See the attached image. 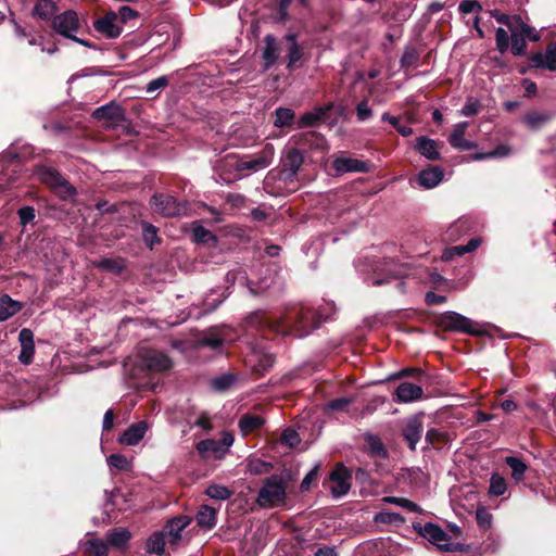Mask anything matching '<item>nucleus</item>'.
Instances as JSON below:
<instances>
[{"label": "nucleus", "mask_w": 556, "mask_h": 556, "mask_svg": "<svg viewBox=\"0 0 556 556\" xmlns=\"http://www.w3.org/2000/svg\"><path fill=\"white\" fill-rule=\"evenodd\" d=\"M167 85H168L167 76H160L155 79H152L151 81H149L147 84L146 91H147V93L152 94V93L156 92L157 90L167 87Z\"/></svg>", "instance_id": "69168bd1"}, {"label": "nucleus", "mask_w": 556, "mask_h": 556, "mask_svg": "<svg viewBox=\"0 0 556 556\" xmlns=\"http://www.w3.org/2000/svg\"><path fill=\"white\" fill-rule=\"evenodd\" d=\"M264 61V71H268L278 60L279 45L275 36L268 34L264 37V47L261 51Z\"/></svg>", "instance_id": "aec40b11"}, {"label": "nucleus", "mask_w": 556, "mask_h": 556, "mask_svg": "<svg viewBox=\"0 0 556 556\" xmlns=\"http://www.w3.org/2000/svg\"><path fill=\"white\" fill-rule=\"evenodd\" d=\"M440 326L444 330L448 331H456L469 334H476L479 332L477 323L453 311H447L441 315Z\"/></svg>", "instance_id": "0eeeda50"}, {"label": "nucleus", "mask_w": 556, "mask_h": 556, "mask_svg": "<svg viewBox=\"0 0 556 556\" xmlns=\"http://www.w3.org/2000/svg\"><path fill=\"white\" fill-rule=\"evenodd\" d=\"M281 442L290 447H294L300 443V435L295 430L287 428L282 431Z\"/></svg>", "instance_id": "0e129e2a"}, {"label": "nucleus", "mask_w": 556, "mask_h": 556, "mask_svg": "<svg viewBox=\"0 0 556 556\" xmlns=\"http://www.w3.org/2000/svg\"><path fill=\"white\" fill-rule=\"evenodd\" d=\"M139 362L142 369L156 374L168 371L173 367V361L166 353L153 349L142 350Z\"/></svg>", "instance_id": "423d86ee"}, {"label": "nucleus", "mask_w": 556, "mask_h": 556, "mask_svg": "<svg viewBox=\"0 0 556 556\" xmlns=\"http://www.w3.org/2000/svg\"><path fill=\"white\" fill-rule=\"evenodd\" d=\"M365 440L367 442V445H368V451L371 455L374 456H380V457H386L387 456V451L384 448V445L383 443L381 442V440L375 435V434H371V433H367L365 435Z\"/></svg>", "instance_id": "37998d69"}, {"label": "nucleus", "mask_w": 556, "mask_h": 556, "mask_svg": "<svg viewBox=\"0 0 556 556\" xmlns=\"http://www.w3.org/2000/svg\"><path fill=\"white\" fill-rule=\"evenodd\" d=\"M473 227V222L469 217H460L454 222L446 230L447 240H457L469 232Z\"/></svg>", "instance_id": "473e14b6"}, {"label": "nucleus", "mask_w": 556, "mask_h": 556, "mask_svg": "<svg viewBox=\"0 0 556 556\" xmlns=\"http://www.w3.org/2000/svg\"><path fill=\"white\" fill-rule=\"evenodd\" d=\"M191 518L188 516H179L167 521L165 532L169 539V543L176 544L181 539V532L190 525Z\"/></svg>", "instance_id": "4be33fe9"}, {"label": "nucleus", "mask_w": 556, "mask_h": 556, "mask_svg": "<svg viewBox=\"0 0 556 556\" xmlns=\"http://www.w3.org/2000/svg\"><path fill=\"white\" fill-rule=\"evenodd\" d=\"M56 11V4L52 0H38L34 13L43 20H50Z\"/></svg>", "instance_id": "c9c22d12"}, {"label": "nucleus", "mask_w": 556, "mask_h": 556, "mask_svg": "<svg viewBox=\"0 0 556 556\" xmlns=\"http://www.w3.org/2000/svg\"><path fill=\"white\" fill-rule=\"evenodd\" d=\"M415 150L427 160L437 161L440 159L437 142L426 136L416 138Z\"/></svg>", "instance_id": "cd10ccee"}, {"label": "nucleus", "mask_w": 556, "mask_h": 556, "mask_svg": "<svg viewBox=\"0 0 556 556\" xmlns=\"http://www.w3.org/2000/svg\"><path fill=\"white\" fill-rule=\"evenodd\" d=\"M420 533L430 543L437 545L441 549L450 551L448 543H447L448 535L440 526L432 523V522H427L421 528Z\"/></svg>", "instance_id": "4468645a"}, {"label": "nucleus", "mask_w": 556, "mask_h": 556, "mask_svg": "<svg viewBox=\"0 0 556 556\" xmlns=\"http://www.w3.org/2000/svg\"><path fill=\"white\" fill-rule=\"evenodd\" d=\"M443 177L444 173L439 166H430L419 173L418 182L425 189H432L443 180Z\"/></svg>", "instance_id": "a878e982"}, {"label": "nucleus", "mask_w": 556, "mask_h": 556, "mask_svg": "<svg viewBox=\"0 0 556 556\" xmlns=\"http://www.w3.org/2000/svg\"><path fill=\"white\" fill-rule=\"evenodd\" d=\"M447 440V433L437 428H431L426 433V441L432 446L441 443H446Z\"/></svg>", "instance_id": "4d7b16f0"}, {"label": "nucleus", "mask_w": 556, "mask_h": 556, "mask_svg": "<svg viewBox=\"0 0 556 556\" xmlns=\"http://www.w3.org/2000/svg\"><path fill=\"white\" fill-rule=\"evenodd\" d=\"M283 40L288 42L287 47V68L289 71L295 70L298 62L303 58V48L298 42V35L295 33H288L285 35Z\"/></svg>", "instance_id": "f3484780"}, {"label": "nucleus", "mask_w": 556, "mask_h": 556, "mask_svg": "<svg viewBox=\"0 0 556 556\" xmlns=\"http://www.w3.org/2000/svg\"><path fill=\"white\" fill-rule=\"evenodd\" d=\"M247 363L254 372L262 375L273 367L275 357L268 353L255 352L248 357Z\"/></svg>", "instance_id": "bb28decb"}, {"label": "nucleus", "mask_w": 556, "mask_h": 556, "mask_svg": "<svg viewBox=\"0 0 556 556\" xmlns=\"http://www.w3.org/2000/svg\"><path fill=\"white\" fill-rule=\"evenodd\" d=\"M149 429V424L146 420H140L130 425L118 438V442L127 446H136L146 435Z\"/></svg>", "instance_id": "ddd939ff"}, {"label": "nucleus", "mask_w": 556, "mask_h": 556, "mask_svg": "<svg viewBox=\"0 0 556 556\" xmlns=\"http://www.w3.org/2000/svg\"><path fill=\"white\" fill-rule=\"evenodd\" d=\"M273 157L274 147L271 144H267L260 153L250 159L237 162L236 169L238 172H258L268 167L271 164Z\"/></svg>", "instance_id": "6e6552de"}, {"label": "nucleus", "mask_w": 556, "mask_h": 556, "mask_svg": "<svg viewBox=\"0 0 556 556\" xmlns=\"http://www.w3.org/2000/svg\"><path fill=\"white\" fill-rule=\"evenodd\" d=\"M35 174L40 181L51 187L60 198L70 199L76 195V189L54 168L38 165L35 167Z\"/></svg>", "instance_id": "7ed1b4c3"}, {"label": "nucleus", "mask_w": 556, "mask_h": 556, "mask_svg": "<svg viewBox=\"0 0 556 556\" xmlns=\"http://www.w3.org/2000/svg\"><path fill=\"white\" fill-rule=\"evenodd\" d=\"M327 318L328 316L317 315L308 306L296 305L276 317H270L264 312H254L247 317L244 327L247 331L268 329L282 336L304 338Z\"/></svg>", "instance_id": "f257e3e1"}, {"label": "nucleus", "mask_w": 556, "mask_h": 556, "mask_svg": "<svg viewBox=\"0 0 556 556\" xmlns=\"http://www.w3.org/2000/svg\"><path fill=\"white\" fill-rule=\"evenodd\" d=\"M418 52L414 47H406L401 56L400 63L401 67L404 70H408L417 65L418 62Z\"/></svg>", "instance_id": "de8ad7c7"}, {"label": "nucleus", "mask_w": 556, "mask_h": 556, "mask_svg": "<svg viewBox=\"0 0 556 556\" xmlns=\"http://www.w3.org/2000/svg\"><path fill=\"white\" fill-rule=\"evenodd\" d=\"M395 400L400 403H412L418 401L424 395V390L420 386L412 382H402L396 388Z\"/></svg>", "instance_id": "6ab92c4d"}, {"label": "nucleus", "mask_w": 556, "mask_h": 556, "mask_svg": "<svg viewBox=\"0 0 556 556\" xmlns=\"http://www.w3.org/2000/svg\"><path fill=\"white\" fill-rule=\"evenodd\" d=\"M422 434V425L418 417L410 418L405 428L403 429V437L405 441L408 443V447L412 451L416 450V445L421 439Z\"/></svg>", "instance_id": "393cba45"}, {"label": "nucleus", "mask_w": 556, "mask_h": 556, "mask_svg": "<svg viewBox=\"0 0 556 556\" xmlns=\"http://www.w3.org/2000/svg\"><path fill=\"white\" fill-rule=\"evenodd\" d=\"M23 308V303L13 300L9 294L0 296V323L8 320Z\"/></svg>", "instance_id": "7c9ffc66"}, {"label": "nucleus", "mask_w": 556, "mask_h": 556, "mask_svg": "<svg viewBox=\"0 0 556 556\" xmlns=\"http://www.w3.org/2000/svg\"><path fill=\"white\" fill-rule=\"evenodd\" d=\"M92 117L98 121H110L113 123H119L125 118L123 109L114 101L97 108L92 113Z\"/></svg>", "instance_id": "a211bd4d"}, {"label": "nucleus", "mask_w": 556, "mask_h": 556, "mask_svg": "<svg viewBox=\"0 0 556 556\" xmlns=\"http://www.w3.org/2000/svg\"><path fill=\"white\" fill-rule=\"evenodd\" d=\"M93 265L99 269L114 274H119L124 269V264L122 263V261L116 258H101L99 261H96Z\"/></svg>", "instance_id": "a18cd8bd"}, {"label": "nucleus", "mask_w": 556, "mask_h": 556, "mask_svg": "<svg viewBox=\"0 0 556 556\" xmlns=\"http://www.w3.org/2000/svg\"><path fill=\"white\" fill-rule=\"evenodd\" d=\"M507 28L510 36L527 35L531 41H538L540 39L538 31L526 24L520 15L514 14V17Z\"/></svg>", "instance_id": "c85d7f7f"}, {"label": "nucleus", "mask_w": 556, "mask_h": 556, "mask_svg": "<svg viewBox=\"0 0 556 556\" xmlns=\"http://www.w3.org/2000/svg\"><path fill=\"white\" fill-rule=\"evenodd\" d=\"M165 540L162 532H155L147 540L146 549L150 554L162 555L164 553Z\"/></svg>", "instance_id": "e433bc0d"}, {"label": "nucleus", "mask_w": 556, "mask_h": 556, "mask_svg": "<svg viewBox=\"0 0 556 556\" xmlns=\"http://www.w3.org/2000/svg\"><path fill=\"white\" fill-rule=\"evenodd\" d=\"M510 149L506 146H498L493 151L488 153H477L472 156V160L480 161L494 157H503L509 154Z\"/></svg>", "instance_id": "bf43d9fd"}, {"label": "nucleus", "mask_w": 556, "mask_h": 556, "mask_svg": "<svg viewBox=\"0 0 556 556\" xmlns=\"http://www.w3.org/2000/svg\"><path fill=\"white\" fill-rule=\"evenodd\" d=\"M468 125V122L457 123L448 137L450 144L459 151H468L477 147L476 142L464 138Z\"/></svg>", "instance_id": "dca6fc26"}, {"label": "nucleus", "mask_w": 556, "mask_h": 556, "mask_svg": "<svg viewBox=\"0 0 556 556\" xmlns=\"http://www.w3.org/2000/svg\"><path fill=\"white\" fill-rule=\"evenodd\" d=\"M235 438L230 432H223L220 440L206 439L197 443L195 448L201 457L206 458L213 456L222 459L226 456L229 448L233 444Z\"/></svg>", "instance_id": "39448f33"}, {"label": "nucleus", "mask_w": 556, "mask_h": 556, "mask_svg": "<svg viewBox=\"0 0 556 556\" xmlns=\"http://www.w3.org/2000/svg\"><path fill=\"white\" fill-rule=\"evenodd\" d=\"M382 501L384 503H389V504H393V505L403 507L404 509L412 511V513L420 511V507L416 503H414L407 498H404V497L386 496L382 498Z\"/></svg>", "instance_id": "09e8293b"}, {"label": "nucleus", "mask_w": 556, "mask_h": 556, "mask_svg": "<svg viewBox=\"0 0 556 556\" xmlns=\"http://www.w3.org/2000/svg\"><path fill=\"white\" fill-rule=\"evenodd\" d=\"M481 9V4L477 0H464L458 5V10L462 14L476 13Z\"/></svg>", "instance_id": "774afa93"}, {"label": "nucleus", "mask_w": 556, "mask_h": 556, "mask_svg": "<svg viewBox=\"0 0 556 556\" xmlns=\"http://www.w3.org/2000/svg\"><path fill=\"white\" fill-rule=\"evenodd\" d=\"M526 37H527V35L510 36V39H511L510 51L514 55L521 56V55L526 54V52H527Z\"/></svg>", "instance_id": "6e6d98bb"}, {"label": "nucleus", "mask_w": 556, "mask_h": 556, "mask_svg": "<svg viewBox=\"0 0 556 556\" xmlns=\"http://www.w3.org/2000/svg\"><path fill=\"white\" fill-rule=\"evenodd\" d=\"M507 490L506 481L498 475H492L490 479L489 493L493 496H501Z\"/></svg>", "instance_id": "3c124183"}, {"label": "nucleus", "mask_w": 556, "mask_h": 556, "mask_svg": "<svg viewBox=\"0 0 556 556\" xmlns=\"http://www.w3.org/2000/svg\"><path fill=\"white\" fill-rule=\"evenodd\" d=\"M476 521L483 530H489L492 526L493 516L488 508L479 506L476 510Z\"/></svg>", "instance_id": "8fccbe9b"}, {"label": "nucleus", "mask_w": 556, "mask_h": 556, "mask_svg": "<svg viewBox=\"0 0 556 556\" xmlns=\"http://www.w3.org/2000/svg\"><path fill=\"white\" fill-rule=\"evenodd\" d=\"M205 494L213 500L226 501L232 495V491L223 484L214 483L206 488Z\"/></svg>", "instance_id": "a19ab883"}, {"label": "nucleus", "mask_w": 556, "mask_h": 556, "mask_svg": "<svg viewBox=\"0 0 556 556\" xmlns=\"http://www.w3.org/2000/svg\"><path fill=\"white\" fill-rule=\"evenodd\" d=\"M533 67L556 71V41L548 45L544 52H536L530 56Z\"/></svg>", "instance_id": "2eb2a0df"}, {"label": "nucleus", "mask_w": 556, "mask_h": 556, "mask_svg": "<svg viewBox=\"0 0 556 556\" xmlns=\"http://www.w3.org/2000/svg\"><path fill=\"white\" fill-rule=\"evenodd\" d=\"M108 542L100 539L89 540L85 543V549L92 556H108Z\"/></svg>", "instance_id": "ea45409f"}, {"label": "nucleus", "mask_w": 556, "mask_h": 556, "mask_svg": "<svg viewBox=\"0 0 556 556\" xmlns=\"http://www.w3.org/2000/svg\"><path fill=\"white\" fill-rule=\"evenodd\" d=\"M549 119V116L545 113L540 112H530L528 113L523 121L525 123L533 129L540 128L542 125H544Z\"/></svg>", "instance_id": "603ef678"}, {"label": "nucleus", "mask_w": 556, "mask_h": 556, "mask_svg": "<svg viewBox=\"0 0 556 556\" xmlns=\"http://www.w3.org/2000/svg\"><path fill=\"white\" fill-rule=\"evenodd\" d=\"M236 382V376L232 374H223L211 380V386L215 391L223 392L228 390Z\"/></svg>", "instance_id": "49530a36"}, {"label": "nucleus", "mask_w": 556, "mask_h": 556, "mask_svg": "<svg viewBox=\"0 0 556 556\" xmlns=\"http://www.w3.org/2000/svg\"><path fill=\"white\" fill-rule=\"evenodd\" d=\"M324 115H325V111L320 108H318L312 112H306V113L302 114L301 117L299 118L298 126L300 128L314 127V126L318 125V123L323 119Z\"/></svg>", "instance_id": "f704fd0d"}, {"label": "nucleus", "mask_w": 556, "mask_h": 556, "mask_svg": "<svg viewBox=\"0 0 556 556\" xmlns=\"http://www.w3.org/2000/svg\"><path fill=\"white\" fill-rule=\"evenodd\" d=\"M200 343L202 345L208 346L212 350L219 349L224 343V337L222 333L217 331H212L203 336V338L200 340Z\"/></svg>", "instance_id": "864d4df0"}, {"label": "nucleus", "mask_w": 556, "mask_h": 556, "mask_svg": "<svg viewBox=\"0 0 556 556\" xmlns=\"http://www.w3.org/2000/svg\"><path fill=\"white\" fill-rule=\"evenodd\" d=\"M53 29L65 38H74L75 33L79 28V21L77 13L73 10H67L52 18Z\"/></svg>", "instance_id": "1a4fd4ad"}, {"label": "nucleus", "mask_w": 556, "mask_h": 556, "mask_svg": "<svg viewBox=\"0 0 556 556\" xmlns=\"http://www.w3.org/2000/svg\"><path fill=\"white\" fill-rule=\"evenodd\" d=\"M495 43H496V49L502 54L505 53L509 48L508 31L506 29H504L503 27H498L495 30Z\"/></svg>", "instance_id": "13d9d810"}, {"label": "nucleus", "mask_w": 556, "mask_h": 556, "mask_svg": "<svg viewBox=\"0 0 556 556\" xmlns=\"http://www.w3.org/2000/svg\"><path fill=\"white\" fill-rule=\"evenodd\" d=\"M131 538V533L127 528H114L106 533V542L110 546L116 548H125Z\"/></svg>", "instance_id": "2f4dec72"}, {"label": "nucleus", "mask_w": 556, "mask_h": 556, "mask_svg": "<svg viewBox=\"0 0 556 556\" xmlns=\"http://www.w3.org/2000/svg\"><path fill=\"white\" fill-rule=\"evenodd\" d=\"M294 121V112L288 108H278L275 111L274 125L278 128H283L292 125Z\"/></svg>", "instance_id": "4c0bfd02"}, {"label": "nucleus", "mask_w": 556, "mask_h": 556, "mask_svg": "<svg viewBox=\"0 0 556 556\" xmlns=\"http://www.w3.org/2000/svg\"><path fill=\"white\" fill-rule=\"evenodd\" d=\"M17 214H18V217H20V223L23 226H26L27 224L33 222L35 219V216H36L35 208L33 206H29V205L21 207L17 211Z\"/></svg>", "instance_id": "338daca9"}, {"label": "nucleus", "mask_w": 556, "mask_h": 556, "mask_svg": "<svg viewBox=\"0 0 556 556\" xmlns=\"http://www.w3.org/2000/svg\"><path fill=\"white\" fill-rule=\"evenodd\" d=\"M15 159L16 155H13V159L9 161L7 155H0V190L8 188L14 181L13 174L16 173L15 168L18 166Z\"/></svg>", "instance_id": "5701e85b"}, {"label": "nucleus", "mask_w": 556, "mask_h": 556, "mask_svg": "<svg viewBox=\"0 0 556 556\" xmlns=\"http://www.w3.org/2000/svg\"><path fill=\"white\" fill-rule=\"evenodd\" d=\"M197 525L203 530H212L217 522V511L207 505H202L195 515Z\"/></svg>", "instance_id": "c756f323"}, {"label": "nucleus", "mask_w": 556, "mask_h": 556, "mask_svg": "<svg viewBox=\"0 0 556 556\" xmlns=\"http://www.w3.org/2000/svg\"><path fill=\"white\" fill-rule=\"evenodd\" d=\"M375 520L380 523H401L404 521V518L399 513L391 511H380L376 515Z\"/></svg>", "instance_id": "052dcab7"}, {"label": "nucleus", "mask_w": 556, "mask_h": 556, "mask_svg": "<svg viewBox=\"0 0 556 556\" xmlns=\"http://www.w3.org/2000/svg\"><path fill=\"white\" fill-rule=\"evenodd\" d=\"M106 463L111 469H117L121 471H130L131 462L123 454H111L106 458Z\"/></svg>", "instance_id": "58836bf2"}, {"label": "nucleus", "mask_w": 556, "mask_h": 556, "mask_svg": "<svg viewBox=\"0 0 556 556\" xmlns=\"http://www.w3.org/2000/svg\"><path fill=\"white\" fill-rule=\"evenodd\" d=\"M333 168L338 173H366L367 163L352 157H337L333 161Z\"/></svg>", "instance_id": "b1692460"}, {"label": "nucleus", "mask_w": 556, "mask_h": 556, "mask_svg": "<svg viewBox=\"0 0 556 556\" xmlns=\"http://www.w3.org/2000/svg\"><path fill=\"white\" fill-rule=\"evenodd\" d=\"M273 469V465L268 462H265L261 458H250L247 463V470L251 475H262L267 473Z\"/></svg>", "instance_id": "79ce46f5"}, {"label": "nucleus", "mask_w": 556, "mask_h": 556, "mask_svg": "<svg viewBox=\"0 0 556 556\" xmlns=\"http://www.w3.org/2000/svg\"><path fill=\"white\" fill-rule=\"evenodd\" d=\"M303 162L304 155L299 149L294 147H286L281 156V174L287 179L294 178Z\"/></svg>", "instance_id": "9d476101"}, {"label": "nucleus", "mask_w": 556, "mask_h": 556, "mask_svg": "<svg viewBox=\"0 0 556 556\" xmlns=\"http://www.w3.org/2000/svg\"><path fill=\"white\" fill-rule=\"evenodd\" d=\"M286 485L281 476L273 475L265 479L258 491L257 503L261 507H275L286 500Z\"/></svg>", "instance_id": "f03ea898"}, {"label": "nucleus", "mask_w": 556, "mask_h": 556, "mask_svg": "<svg viewBox=\"0 0 556 556\" xmlns=\"http://www.w3.org/2000/svg\"><path fill=\"white\" fill-rule=\"evenodd\" d=\"M265 420L262 416L248 413L239 418L238 427L242 435H248L261 428Z\"/></svg>", "instance_id": "72a5a7b5"}, {"label": "nucleus", "mask_w": 556, "mask_h": 556, "mask_svg": "<svg viewBox=\"0 0 556 556\" xmlns=\"http://www.w3.org/2000/svg\"><path fill=\"white\" fill-rule=\"evenodd\" d=\"M93 26L98 33L108 38H117L122 33V26L117 22V14L114 11H110L103 17L98 18Z\"/></svg>", "instance_id": "9b49d317"}, {"label": "nucleus", "mask_w": 556, "mask_h": 556, "mask_svg": "<svg viewBox=\"0 0 556 556\" xmlns=\"http://www.w3.org/2000/svg\"><path fill=\"white\" fill-rule=\"evenodd\" d=\"M193 239L195 242L205 243L208 240H215V236L201 225H195L192 229Z\"/></svg>", "instance_id": "680f3d73"}, {"label": "nucleus", "mask_w": 556, "mask_h": 556, "mask_svg": "<svg viewBox=\"0 0 556 556\" xmlns=\"http://www.w3.org/2000/svg\"><path fill=\"white\" fill-rule=\"evenodd\" d=\"M350 479V472L343 467H337L330 473V481L332 482L330 490L333 497L339 498L348 494L351 489Z\"/></svg>", "instance_id": "f8f14e48"}, {"label": "nucleus", "mask_w": 556, "mask_h": 556, "mask_svg": "<svg viewBox=\"0 0 556 556\" xmlns=\"http://www.w3.org/2000/svg\"><path fill=\"white\" fill-rule=\"evenodd\" d=\"M142 238L144 243L152 248L156 242H159L157 229L150 223H142Z\"/></svg>", "instance_id": "5fc2aeb1"}, {"label": "nucleus", "mask_w": 556, "mask_h": 556, "mask_svg": "<svg viewBox=\"0 0 556 556\" xmlns=\"http://www.w3.org/2000/svg\"><path fill=\"white\" fill-rule=\"evenodd\" d=\"M480 108L481 104L478 100L469 98L459 111V114L466 117L475 116L479 113Z\"/></svg>", "instance_id": "e2e57ef3"}, {"label": "nucleus", "mask_w": 556, "mask_h": 556, "mask_svg": "<svg viewBox=\"0 0 556 556\" xmlns=\"http://www.w3.org/2000/svg\"><path fill=\"white\" fill-rule=\"evenodd\" d=\"M151 207L154 212L165 217H178L187 215L188 203L178 202L177 199L170 194L157 193L150 200Z\"/></svg>", "instance_id": "20e7f679"}, {"label": "nucleus", "mask_w": 556, "mask_h": 556, "mask_svg": "<svg viewBox=\"0 0 556 556\" xmlns=\"http://www.w3.org/2000/svg\"><path fill=\"white\" fill-rule=\"evenodd\" d=\"M481 244L479 237L471 238L466 244H459L446 248L442 253V261L450 262L456 257H462L467 253L475 251Z\"/></svg>", "instance_id": "412c9836"}, {"label": "nucleus", "mask_w": 556, "mask_h": 556, "mask_svg": "<svg viewBox=\"0 0 556 556\" xmlns=\"http://www.w3.org/2000/svg\"><path fill=\"white\" fill-rule=\"evenodd\" d=\"M506 464L511 469V477L517 481L522 480L527 470V465L520 458L515 456L506 457Z\"/></svg>", "instance_id": "c03bdc74"}]
</instances>
